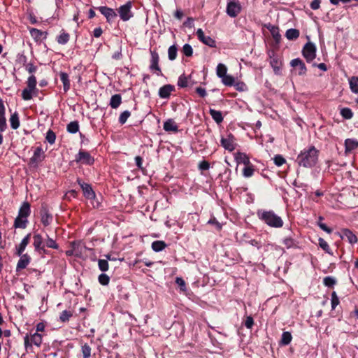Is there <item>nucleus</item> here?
Listing matches in <instances>:
<instances>
[{
    "instance_id": "nucleus-2",
    "label": "nucleus",
    "mask_w": 358,
    "mask_h": 358,
    "mask_svg": "<svg viewBox=\"0 0 358 358\" xmlns=\"http://www.w3.org/2000/svg\"><path fill=\"white\" fill-rule=\"evenodd\" d=\"M257 216L259 220L273 228H280L284 224L282 219L271 210L259 209Z\"/></svg>"
},
{
    "instance_id": "nucleus-18",
    "label": "nucleus",
    "mask_w": 358,
    "mask_h": 358,
    "mask_svg": "<svg viewBox=\"0 0 358 358\" xmlns=\"http://www.w3.org/2000/svg\"><path fill=\"white\" fill-rule=\"evenodd\" d=\"M175 90V87L172 85L167 84L161 87L159 90V96L162 99H169L172 92Z\"/></svg>"
},
{
    "instance_id": "nucleus-19",
    "label": "nucleus",
    "mask_w": 358,
    "mask_h": 358,
    "mask_svg": "<svg viewBox=\"0 0 358 358\" xmlns=\"http://www.w3.org/2000/svg\"><path fill=\"white\" fill-rule=\"evenodd\" d=\"M29 33L36 42L46 39L48 36V33L46 31H42L36 28H30Z\"/></svg>"
},
{
    "instance_id": "nucleus-51",
    "label": "nucleus",
    "mask_w": 358,
    "mask_h": 358,
    "mask_svg": "<svg viewBox=\"0 0 358 358\" xmlns=\"http://www.w3.org/2000/svg\"><path fill=\"white\" fill-rule=\"evenodd\" d=\"M99 282L102 285H108L110 282V278L105 273H101L98 278Z\"/></svg>"
},
{
    "instance_id": "nucleus-64",
    "label": "nucleus",
    "mask_w": 358,
    "mask_h": 358,
    "mask_svg": "<svg viewBox=\"0 0 358 358\" xmlns=\"http://www.w3.org/2000/svg\"><path fill=\"white\" fill-rule=\"evenodd\" d=\"M25 69L29 73H33L36 71L37 66L33 63H28L25 65Z\"/></svg>"
},
{
    "instance_id": "nucleus-4",
    "label": "nucleus",
    "mask_w": 358,
    "mask_h": 358,
    "mask_svg": "<svg viewBox=\"0 0 358 358\" xmlns=\"http://www.w3.org/2000/svg\"><path fill=\"white\" fill-rule=\"evenodd\" d=\"M77 182L83 190V196L87 199L91 201V203L94 208H98L99 206V203L98 201H96V203L94 202V200L96 198V194H95L94 191L93 190L92 186L90 184L82 181L79 178H78Z\"/></svg>"
},
{
    "instance_id": "nucleus-16",
    "label": "nucleus",
    "mask_w": 358,
    "mask_h": 358,
    "mask_svg": "<svg viewBox=\"0 0 358 358\" xmlns=\"http://www.w3.org/2000/svg\"><path fill=\"white\" fill-rule=\"evenodd\" d=\"M131 8V3L130 1L119 8L118 13L123 21H127L132 17Z\"/></svg>"
},
{
    "instance_id": "nucleus-12",
    "label": "nucleus",
    "mask_w": 358,
    "mask_h": 358,
    "mask_svg": "<svg viewBox=\"0 0 358 358\" xmlns=\"http://www.w3.org/2000/svg\"><path fill=\"white\" fill-rule=\"evenodd\" d=\"M268 55L270 58V65L271 66L275 74L280 75L281 73V69L282 66L280 57L275 55L273 51L269 52Z\"/></svg>"
},
{
    "instance_id": "nucleus-37",
    "label": "nucleus",
    "mask_w": 358,
    "mask_h": 358,
    "mask_svg": "<svg viewBox=\"0 0 358 358\" xmlns=\"http://www.w3.org/2000/svg\"><path fill=\"white\" fill-rule=\"evenodd\" d=\"M255 167L252 164L245 166L243 169V176L245 178H250L254 175Z\"/></svg>"
},
{
    "instance_id": "nucleus-10",
    "label": "nucleus",
    "mask_w": 358,
    "mask_h": 358,
    "mask_svg": "<svg viewBox=\"0 0 358 358\" xmlns=\"http://www.w3.org/2000/svg\"><path fill=\"white\" fill-rule=\"evenodd\" d=\"M45 158V151L41 146L36 147L32 157L29 159V164L32 166H38Z\"/></svg>"
},
{
    "instance_id": "nucleus-13",
    "label": "nucleus",
    "mask_w": 358,
    "mask_h": 358,
    "mask_svg": "<svg viewBox=\"0 0 358 358\" xmlns=\"http://www.w3.org/2000/svg\"><path fill=\"white\" fill-rule=\"evenodd\" d=\"M220 143L225 150L229 152L234 151L236 145L235 138L231 134H229L226 137H222Z\"/></svg>"
},
{
    "instance_id": "nucleus-30",
    "label": "nucleus",
    "mask_w": 358,
    "mask_h": 358,
    "mask_svg": "<svg viewBox=\"0 0 358 358\" xmlns=\"http://www.w3.org/2000/svg\"><path fill=\"white\" fill-rule=\"evenodd\" d=\"M31 213V208H30V204L28 202H24L22 206H20L19 211H18V215L20 217H25L28 218Z\"/></svg>"
},
{
    "instance_id": "nucleus-7",
    "label": "nucleus",
    "mask_w": 358,
    "mask_h": 358,
    "mask_svg": "<svg viewBox=\"0 0 358 358\" xmlns=\"http://www.w3.org/2000/svg\"><path fill=\"white\" fill-rule=\"evenodd\" d=\"M242 7L238 0H229L227 2L226 13L231 17H237L241 12Z\"/></svg>"
},
{
    "instance_id": "nucleus-58",
    "label": "nucleus",
    "mask_w": 358,
    "mask_h": 358,
    "mask_svg": "<svg viewBox=\"0 0 358 358\" xmlns=\"http://www.w3.org/2000/svg\"><path fill=\"white\" fill-rule=\"evenodd\" d=\"M331 303L332 310H334L336 307L339 304V299L335 292L331 293Z\"/></svg>"
},
{
    "instance_id": "nucleus-46",
    "label": "nucleus",
    "mask_w": 358,
    "mask_h": 358,
    "mask_svg": "<svg viewBox=\"0 0 358 358\" xmlns=\"http://www.w3.org/2000/svg\"><path fill=\"white\" fill-rule=\"evenodd\" d=\"M45 140L50 144L52 145L55 143L56 140V135L55 133L51 130L49 129L45 135Z\"/></svg>"
},
{
    "instance_id": "nucleus-55",
    "label": "nucleus",
    "mask_w": 358,
    "mask_h": 358,
    "mask_svg": "<svg viewBox=\"0 0 358 358\" xmlns=\"http://www.w3.org/2000/svg\"><path fill=\"white\" fill-rule=\"evenodd\" d=\"M131 113L129 110H124L122 112L119 117V122L121 124H124L127 119L130 117Z\"/></svg>"
},
{
    "instance_id": "nucleus-52",
    "label": "nucleus",
    "mask_w": 358,
    "mask_h": 358,
    "mask_svg": "<svg viewBox=\"0 0 358 358\" xmlns=\"http://www.w3.org/2000/svg\"><path fill=\"white\" fill-rule=\"evenodd\" d=\"M318 220L319 221L317 222V225L319 226V227L325 232L331 234L332 232V229L328 227L324 223L322 222V221L323 220V217L322 216H320Z\"/></svg>"
},
{
    "instance_id": "nucleus-50",
    "label": "nucleus",
    "mask_w": 358,
    "mask_h": 358,
    "mask_svg": "<svg viewBox=\"0 0 358 358\" xmlns=\"http://www.w3.org/2000/svg\"><path fill=\"white\" fill-rule=\"evenodd\" d=\"M323 283L326 287H331L336 283V280L331 276H327L324 278Z\"/></svg>"
},
{
    "instance_id": "nucleus-6",
    "label": "nucleus",
    "mask_w": 358,
    "mask_h": 358,
    "mask_svg": "<svg viewBox=\"0 0 358 358\" xmlns=\"http://www.w3.org/2000/svg\"><path fill=\"white\" fill-rule=\"evenodd\" d=\"M150 52L151 57L150 61L149 70L151 73L157 76H162L163 73L159 64V57L157 52L150 49Z\"/></svg>"
},
{
    "instance_id": "nucleus-20",
    "label": "nucleus",
    "mask_w": 358,
    "mask_h": 358,
    "mask_svg": "<svg viewBox=\"0 0 358 358\" xmlns=\"http://www.w3.org/2000/svg\"><path fill=\"white\" fill-rule=\"evenodd\" d=\"M98 9L100 13L105 16L108 22L113 20L117 16L116 13L113 8L106 6H100Z\"/></svg>"
},
{
    "instance_id": "nucleus-63",
    "label": "nucleus",
    "mask_w": 358,
    "mask_h": 358,
    "mask_svg": "<svg viewBox=\"0 0 358 358\" xmlns=\"http://www.w3.org/2000/svg\"><path fill=\"white\" fill-rule=\"evenodd\" d=\"M236 89V90L240 92H243L247 90V86L244 83L242 82H238L236 83H234V85Z\"/></svg>"
},
{
    "instance_id": "nucleus-22",
    "label": "nucleus",
    "mask_w": 358,
    "mask_h": 358,
    "mask_svg": "<svg viewBox=\"0 0 358 358\" xmlns=\"http://www.w3.org/2000/svg\"><path fill=\"white\" fill-rule=\"evenodd\" d=\"M234 159L237 164H243L245 166L251 164L249 157L245 152H237L234 153Z\"/></svg>"
},
{
    "instance_id": "nucleus-21",
    "label": "nucleus",
    "mask_w": 358,
    "mask_h": 358,
    "mask_svg": "<svg viewBox=\"0 0 358 358\" xmlns=\"http://www.w3.org/2000/svg\"><path fill=\"white\" fill-rule=\"evenodd\" d=\"M17 264L16 271L25 268L31 262V257L28 254H22Z\"/></svg>"
},
{
    "instance_id": "nucleus-57",
    "label": "nucleus",
    "mask_w": 358,
    "mask_h": 358,
    "mask_svg": "<svg viewBox=\"0 0 358 358\" xmlns=\"http://www.w3.org/2000/svg\"><path fill=\"white\" fill-rule=\"evenodd\" d=\"M274 164L277 166H281L282 164H284L286 162L285 159L280 155H276L273 157Z\"/></svg>"
},
{
    "instance_id": "nucleus-54",
    "label": "nucleus",
    "mask_w": 358,
    "mask_h": 358,
    "mask_svg": "<svg viewBox=\"0 0 358 358\" xmlns=\"http://www.w3.org/2000/svg\"><path fill=\"white\" fill-rule=\"evenodd\" d=\"M282 243L287 249L294 248L296 245L295 241L291 237L285 238Z\"/></svg>"
},
{
    "instance_id": "nucleus-48",
    "label": "nucleus",
    "mask_w": 358,
    "mask_h": 358,
    "mask_svg": "<svg viewBox=\"0 0 358 358\" xmlns=\"http://www.w3.org/2000/svg\"><path fill=\"white\" fill-rule=\"evenodd\" d=\"M340 113L342 115V117L346 120H350L353 116V113H352V110L349 108H343L341 110Z\"/></svg>"
},
{
    "instance_id": "nucleus-11",
    "label": "nucleus",
    "mask_w": 358,
    "mask_h": 358,
    "mask_svg": "<svg viewBox=\"0 0 358 358\" xmlns=\"http://www.w3.org/2000/svg\"><path fill=\"white\" fill-rule=\"evenodd\" d=\"M33 246L36 252L41 255L47 254L45 241L41 234L35 233L33 236Z\"/></svg>"
},
{
    "instance_id": "nucleus-33",
    "label": "nucleus",
    "mask_w": 358,
    "mask_h": 358,
    "mask_svg": "<svg viewBox=\"0 0 358 358\" xmlns=\"http://www.w3.org/2000/svg\"><path fill=\"white\" fill-rule=\"evenodd\" d=\"M122 103V96L116 94L111 96L109 105L112 108H117Z\"/></svg>"
},
{
    "instance_id": "nucleus-27",
    "label": "nucleus",
    "mask_w": 358,
    "mask_h": 358,
    "mask_svg": "<svg viewBox=\"0 0 358 358\" xmlns=\"http://www.w3.org/2000/svg\"><path fill=\"white\" fill-rule=\"evenodd\" d=\"M41 221L45 227L50 225L52 222V216L48 210L43 209L41 210Z\"/></svg>"
},
{
    "instance_id": "nucleus-40",
    "label": "nucleus",
    "mask_w": 358,
    "mask_h": 358,
    "mask_svg": "<svg viewBox=\"0 0 358 358\" xmlns=\"http://www.w3.org/2000/svg\"><path fill=\"white\" fill-rule=\"evenodd\" d=\"M349 84L352 92L358 94V77H352L349 80Z\"/></svg>"
},
{
    "instance_id": "nucleus-34",
    "label": "nucleus",
    "mask_w": 358,
    "mask_h": 358,
    "mask_svg": "<svg viewBox=\"0 0 358 358\" xmlns=\"http://www.w3.org/2000/svg\"><path fill=\"white\" fill-rule=\"evenodd\" d=\"M209 113L217 124L222 122L223 116L220 111L210 108Z\"/></svg>"
},
{
    "instance_id": "nucleus-42",
    "label": "nucleus",
    "mask_w": 358,
    "mask_h": 358,
    "mask_svg": "<svg viewBox=\"0 0 358 358\" xmlns=\"http://www.w3.org/2000/svg\"><path fill=\"white\" fill-rule=\"evenodd\" d=\"M67 131L71 134H76L79 130V124L77 121L71 122L66 127Z\"/></svg>"
},
{
    "instance_id": "nucleus-62",
    "label": "nucleus",
    "mask_w": 358,
    "mask_h": 358,
    "mask_svg": "<svg viewBox=\"0 0 358 358\" xmlns=\"http://www.w3.org/2000/svg\"><path fill=\"white\" fill-rule=\"evenodd\" d=\"M208 224H213L215 226L217 230H221L222 228V224H220L215 217H213L210 219L208 222Z\"/></svg>"
},
{
    "instance_id": "nucleus-36",
    "label": "nucleus",
    "mask_w": 358,
    "mask_h": 358,
    "mask_svg": "<svg viewBox=\"0 0 358 358\" xmlns=\"http://www.w3.org/2000/svg\"><path fill=\"white\" fill-rule=\"evenodd\" d=\"M166 245L163 241H155L152 243V249L155 252H157L162 251L166 248Z\"/></svg>"
},
{
    "instance_id": "nucleus-43",
    "label": "nucleus",
    "mask_w": 358,
    "mask_h": 358,
    "mask_svg": "<svg viewBox=\"0 0 358 358\" xmlns=\"http://www.w3.org/2000/svg\"><path fill=\"white\" fill-rule=\"evenodd\" d=\"M73 316V313L70 310H64L59 315V320L62 322H66Z\"/></svg>"
},
{
    "instance_id": "nucleus-25",
    "label": "nucleus",
    "mask_w": 358,
    "mask_h": 358,
    "mask_svg": "<svg viewBox=\"0 0 358 358\" xmlns=\"http://www.w3.org/2000/svg\"><path fill=\"white\" fill-rule=\"evenodd\" d=\"M31 234H28L26 236H24L21 241L20 243L16 248V255L20 256L22 255L23 252L25 250L26 247L29 243Z\"/></svg>"
},
{
    "instance_id": "nucleus-8",
    "label": "nucleus",
    "mask_w": 358,
    "mask_h": 358,
    "mask_svg": "<svg viewBox=\"0 0 358 358\" xmlns=\"http://www.w3.org/2000/svg\"><path fill=\"white\" fill-rule=\"evenodd\" d=\"M75 162L81 164L91 166L94 164V159L89 152L80 150L75 157Z\"/></svg>"
},
{
    "instance_id": "nucleus-3",
    "label": "nucleus",
    "mask_w": 358,
    "mask_h": 358,
    "mask_svg": "<svg viewBox=\"0 0 358 358\" xmlns=\"http://www.w3.org/2000/svg\"><path fill=\"white\" fill-rule=\"evenodd\" d=\"M36 78L34 75L30 76L27 80V87L22 92V98L24 101H29L38 93L36 88Z\"/></svg>"
},
{
    "instance_id": "nucleus-38",
    "label": "nucleus",
    "mask_w": 358,
    "mask_h": 358,
    "mask_svg": "<svg viewBox=\"0 0 358 358\" xmlns=\"http://www.w3.org/2000/svg\"><path fill=\"white\" fill-rule=\"evenodd\" d=\"M268 29L270 31L273 38L276 41H278L281 37L280 33H279V29L277 27L275 26H273V25H271V24H269L268 27H267Z\"/></svg>"
},
{
    "instance_id": "nucleus-1",
    "label": "nucleus",
    "mask_w": 358,
    "mask_h": 358,
    "mask_svg": "<svg viewBox=\"0 0 358 358\" xmlns=\"http://www.w3.org/2000/svg\"><path fill=\"white\" fill-rule=\"evenodd\" d=\"M319 151L315 146L310 145L302 150L298 155L296 163L299 166L305 168H312L318 161Z\"/></svg>"
},
{
    "instance_id": "nucleus-59",
    "label": "nucleus",
    "mask_w": 358,
    "mask_h": 358,
    "mask_svg": "<svg viewBox=\"0 0 358 358\" xmlns=\"http://www.w3.org/2000/svg\"><path fill=\"white\" fill-rule=\"evenodd\" d=\"M182 52L187 57H191L193 54V49L189 44H185L182 47Z\"/></svg>"
},
{
    "instance_id": "nucleus-9",
    "label": "nucleus",
    "mask_w": 358,
    "mask_h": 358,
    "mask_svg": "<svg viewBox=\"0 0 358 358\" xmlns=\"http://www.w3.org/2000/svg\"><path fill=\"white\" fill-rule=\"evenodd\" d=\"M316 46L312 42H308L305 44L302 50V55L307 62H311L316 57Z\"/></svg>"
},
{
    "instance_id": "nucleus-23",
    "label": "nucleus",
    "mask_w": 358,
    "mask_h": 358,
    "mask_svg": "<svg viewBox=\"0 0 358 358\" xmlns=\"http://www.w3.org/2000/svg\"><path fill=\"white\" fill-rule=\"evenodd\" d=\"M341 238L343 239H346L350 244H355L357 242V238L356 235L348 229H345L342 231Z\"/></svg>"
},
{
    "instance_id": "nucleus-26",
    "label": "nucleus",
    "mask_w": 358,
    "mask_h": 358,
    "mask_svg": "<svg viewBox=\"0 0 358 358\" xmlns=\"http://www.w3.org/2000/svg\"><path fill=\"white\" fill-rule=\"evenodd\" d=\"M163 128L168 132H177L178 127L173 119H168L164 122Z\"/></svg>"
},
{
    "instance_id": "nucleus-32",
    "label": "nucleus",
    "mask_w": 358,
    "mask_h": 358,
    "mask_svg": "<svg viewBox=\"0 0 358 358\" xmlns=\"http://www.w3.org/2000/svg\"><path fill=\"white\" fill-rule=\"evenodd\" d=\"M69 39L70 35L63 29L60 31V34L57 37V41L60 45L66 44L69 41Z\"/></svg>"
},
{
    "instance_id": "nucleus-31",
    "label": "nucleus",
    "mask_w": 358,
    "mask_h": 358,
    "mask_svg": "<svg viewBox=\"0 0 358 358\" xmlns=\"http://www.w3.org/2000/svg\"><path fill=\"white\" fill-rule=\"evenodd\" d=\"M60 80L63 84L64 91L66 92L70 89V80L68 73L61 72L59 74Z\"/></svg>"
},
{
    "instance_id": "nucleus-44",
    "label": "nucleus",
    "mask_w": 358,
    "mask_h": 358,
    "mask_svg": "<svg viewBox=\"0 0 358 358\" xmlns=\"http://www.w3.org/2000/svg\"><path fill=\"white\" fill-rule=\"evenodd\" d=\"M227 69L224 64H219L217 66L216 73H217V76L219 78H222L223 76L227 75Z\"/></svg>"
},
{
    "instance_id": "nucleus-45",
    "label": "nucleus",
    "mask_w": 358,
    "mask_h": 358,
    "mask_svg": "<svg viewBox=\"0 0 358 358\" xmlns=\"http://www.w3.org/2000/svg\"><path fill=\"white\" fill-rule=\"evenodd\" d=\"M222 83L226 86H232L234 85L235 80L233 76L230 75H225L222 78Z\"/></svg>"
},
{
    "instance_id": "nucleus-17",
    "label": "nucleus",
    "mask_w": 358,
    "mask_h": 358,
    "mask_svg": "<svg viewBox=\"0 0 358 358\" xmlns=\"http://www.w3.org/2000/svg\"><path fill=\"white\" fill-rule=\"evenodd\" d=\"M7 129L6 108L2 99H0V131L3 132Z\"/></svg>"
},
{
    "instance_id": "nucleus-49",
    "label": "nucleus",
    "mask_w": 358,
    "mask_h": 358,
    "mask_svg": "<svg viewBox=\"0 0 358 358\" xmlns=\"http://www.w3.org/2000/svg\"><path fill=\"white\" fill-rule=\"evenodd\" d=\"M318 241H319L320 247L323 250H324L326 252H327L329 254H331V252L330 250V248H329L328 243L325 240H324L322 238H320Z\"/></svg>"
},
{
    "instance_id": "nucleus-24",
    "label": "nucleus",
    "mask_w": 358,
    "mask_h": 358,
    "mask_svg": "<svg viewBox=\"0 0 358 358\" xmlns=\"http://www.w3.org/2000/svg\"><path fill=\"white\" fill-rule=\"evenodd\" d=\"M358 148V141L353 138H347L345 141V152L346 154L351 152Z\"/></svg>"
},
{
    "instance_id": "nucleus-15",
    "label": "nucleus",
    "mask_w": 358,
    "mask_h": 358,
    "mask_svg": "<svg viewBox=\"0 0 358 358\" xmlns=\"http://www.w3.org/2000/svg\"><path fill=\"white\" fill-rule=\"evenodd\" d=\"M196 36L198 39L202 42L203 44L210 47L215 48L216 47V41L213 38L209 36H206L204 34L203 31L201 29H198L196 30Z\"/></svg>"
},
{
    "instance_id": "nucleus-56",
    "label": "nucleus",
    "mask_w": 358,
    "mask_h": 358,
    "mask_svg": "<svg viewBox=\"0 0 358 358\" xmlns=\"http://www.w3.org/2000/svg\"><path fill=\"white\" fill-rule=\"evenodd\" d=\"M99 268L103 271H107L108 270V263L106 259H99L98 261Z\"/></svg>"
},
{
    "instance_id": "nucleus-60",
    "label": "nucleus",
    "mask_w": 358,
    "mask_h": 358,
    "mask_svg": "<svg viewBox=\"0 0 358 358\" xmlns=\"http://www.w3.org/2000/svg\"><path fill=\"white\" fill-rule=\"evenodd\" d=\"M176 283L179 286L182 292H185L187 290L186 283L182 278L177 277L176 278Z\"/></svg>"
},
{
    "instance_id": "nucleus-29",
    "label": "nucleus",
    "mask_w": 358,
    "mask_h": 358,
    "mask_svg": "<svg viewBox=\"0 0 358 358\" xmlns=\"http://www.w3.org/2000/svg\"><path fill=\"white\" fill-rule=\"evenodd\" d=\"M9 122L10 124V127L13 129L15 130L19 128V127L20 125V122L19 114L17 112L15 111L10 115V117L9 118Z\"/></svg>"
},
{
    "instance_id": "nucleus-41",
    "label": "nucleus",
    "mask_w": 358,
    "mask_h": 358,
    "mask_svg": "<svg viewBox=\"0 0 358 358\" xmlns=\"http://www.w3.org/2000/svg\"><path fill=\"white\" fill-rule=\"evenodd\" d=\"M292 339L291 333L289 331H285L282 334L280 343L283 345H289Z\"/></svg>"
},
{
    "instance_id": "nucleus-47",
    "label": "nucleus",
    "mask_w": 358,
    "mask_h": 358,
    "mask_svg": "<svg viewBox=\"0 0 358 358\" xmlns=\"http://www.w3.org/2000/svg\"><path fill=\"white\" fill-rule=\"evenodd\" d=\"M177 52L178 50L175 45L170 46L168 50L169 59L171 61L174 60L177 57Z\"/></svg>"
},
{
    "instance_id": "nucleus-39",
    "label": "nucleus",
    "mask_w": 358,
    "mask_h": 358,
    "mask_svg": "<svg viewBox=\"0 0 358 358\" xmlns=\"http://www.w3.org/2000/svg\"><path fill=\"white\" fill-rule=\"evenodd\" d=\"M47 238L45 241V247H48L49 248H52V249H58L59 248V245L57 243L56 241L54 240L53 238H50L48 235H46Z\"/></svg>"
},
{
    "instance_id": "nucleus-35",
    "label": "nucleus",
    "mask_w": 358,
    "mask_h": 358,
    "mask_svg": "<svg viewBox=\"0 0 358 358\" xmlns=\"http://www.w3.org/2000/svg\"><path fill=\"white\" fill-rule=\"evenodd\" d=\"M285 36L289 40H296L299 36V31L296 29H289L285 33Z\"/></svg>"
},
{
    "instance_id": "nucleus-28",
    "label": "nucleus",
    "mask_w": 358,
    "mask_h": 358,
    "mask_svg": "<svg viewBox=\"0 0 358 358\" xmlns=\"http://www.w3.org/2000/svg\"><path fill=\"white\" fill-rule=\"evenodd\" d=\"M28 224V218L17 215L14 221V227L16 229H25Z\"/></svg>"
},
{
    "instance_id": "nucleus-61",
    "label": "nucleus",
    "mask_w": 358,
    "mask_h": 358,
    "mask_svg": "<svg viewBox=\"0 0 358 358\" xmlns=\"http://www.w3.org/2000/svg\"><path fill=\"white\" fill-rule=\"evenodd\" d=\"M178 85L180 87L188 86V78L184 76H180L178 78Z\"/></svg>"
},
{
    "instance_id": "nucleus-53",
    "label": "nucleus",
    "mask_w": 358,
    "mask_h": 358,
    "mask_svg": "<svg viewBox=\"0 0 358 358\" xmlns=\"http://www.w3.org/2000/svg\"><path fill=\"white\" fill-rule=\"evenodd\" d=\"M82 353L83 358H90L91 356V348L87 343L82 346Z\"/></svg>"
},
{
    "instance_id": "nucleus-14",
    "label": "nucleus",
    "mask_w": 358,
    "mask_h": 358,
    "mask_svg": "<svg viewBox=\"0 0 358 358\" xmlns=\"http://www.w3.org/2000/svg\"><path fill=\"white\" fill-rule=\"evenodd\" d=\"M290 65L294 67V71L299 76L306 74L307 69L304 62L300 58H296L291 61Z\"/></svg>"
},
{
    "instance_id": "nucleus-5",
    "label": "nucleus",
    "mask_w": 358,
    "mask_h": 358,
    "mask_svg": "<svg viewBox=\"0 0 358 358\" xmlns=\"http://www.w3.org/2000/svg\"><path fill=\"white\" fill-rule=\"evenodd\" d=\"M42 335L37 332L30 334V335L27 334L24 337V343L26 350H29L33 345L40 347L42 343Z\"/></svg>"
}]
</instances>
